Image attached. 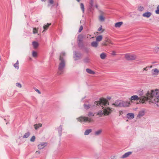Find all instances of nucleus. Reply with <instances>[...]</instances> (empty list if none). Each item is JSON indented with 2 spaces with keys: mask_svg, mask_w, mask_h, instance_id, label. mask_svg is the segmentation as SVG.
Segmentation results:
<instances>
[{
  "mask_svg": "<svg viewBox=\"0 0 159 159\" xmlns=\"http://www.w3.org/2000/svg\"><path fill=\"white\" fill-rule=\"evenodd\" d=\"M33 33L34 34L37 33V31L36 28H33Z\"/></svg>",
  "mask_w": 159,
  "mask_h": 159,
  "instance_id": "37",
  "label": "nucleus"
},
{
  "mask_svg": "<svg viewBox=\"0 0 159 159\" xmlns=\"http://www.w3.org/2000/svg\"><path fill=\"white\" fill-rule=\"evenodd\" d=\"M89 8L90 9H93V0H90L89 2Z\"/></svg>",
  "mask_w": 159,
  "mask_h": 159,
  "instance_id": "18",
  "label": "nucleus"
},
{
  "mask_svg": "<svg viewBox=\"0 0 159 159\" xmlns=\"http://www.w3.org/2000/svg\"><path fill=\"white\" fill-rule=\"evenodd\" d=\"M77 120L78 121L80 122H91L93 121V119L92 118L83 116H81L78 118H77Z\"/></svg>",
  "mask_w": 159,
  "mask_h": 159,
  "instance_id": "4",
  "label": "nucleus"
},
{
  "mask_svg": "<svg viewBox=\"0 0 159 159\" xmlns=\"http://www.w3.org/2000/svg\"><path fill=\"white\" fill-rule=\"evenodd\" d=\"M127 117L129 119H132L134 118V115L133 113H129L127 114Z\"/></svg>",
  "mask_w": 159,
  "mask_h": 159,
  "instance_id": "11",
  "label": "nucleus"
},
{
  "mask_svg": "<svg viewBox=\"0 0 159 159\" xmlns=\"http://www.w3.org/2000/svg\"><path fill=\"white\" fill-rule=\"evenodd\" d=\"M32 44L34 47V48H36L39 46V43L38 42L36 41H34L33 42Z\"/></svg>",
  "mask_w": 159,
  "mask_h": 159,
  "instance_id": "23",
  "label": "nucleus"
},
{
  "mask_svg": "<svg viewBox=\"0 0 159 159\" xmlns=\"http://www.w3.org/2000/svg\"><path fill=\"white\" fill-rule=\"evenodd\" d=\"M86 71L88 73L90 74H95V72L89 69H86Z\"/></svg>",
  "mask_w": 159,
  "mask_h": 159,
  "instance_id": "25",
  "label": "nucleus"
},
{
  "mask_svg": "<svg viewBox=\"0 0 159 159\" xmlns=\"http://www.w3.org/2000/svg\"><path fill=\"white\" fill-rule=\"evenodd\" d=\"M35 139V137L34 136H33L30 139V141L34 142V141Z\"/></svg>",
  "mask_w": 159,
  "mask_h": 159,
  "instance_id": "35",
  "label": "nucleus"
},
{
  "mask_svg": "<svg viewBox=\"0 0 159 159\" xmlns=\"http://www.w3.org/2000/svg\"><path fill=\"white\" fill-rule=\"evenodd\" d=\"M40 127L42 126V125L41 124L39 123L38 124H37Z\"/></svg>",
  "mask_w": 159,
  "mask_h": 159,
  "instance_id": "51",
  "label": "nucleus"
},
{
  "mask_svg": "<svg viewBox=\"0 0 159 159\" xmlns=\"http://www.w3.org/2000/svg\"><path fill=\"white\" fill-rule=\"evenodd\" d=\"M152 13L150 12H147L143 14V16L147 18L149 17L151 15Z\"/></svg>",
  "mask_w": 159,
  "mask_h": 159,
  "instance_id": "12",
  "label": "nucleus"
},
{
  "mask_svg": "<svg viewBox=\"0 0 159 159\" xmlns=\"http://www.w3.org/2000/svg\"><path fill=\"white\" fill-rule=\"evenodd\" d=\"M120 107H128L129 106L130 104V102H125L120 100Z\"/></svg>",
  "mask_w": 159,
  "mask_h": 159,
  "instance_id": "6",
  "label": "nucleus"
},
{
  "mask_svg": "<svg viewBox=\"0 0 159 159\" xmlns=\"http://www.w3.org/2000/svg\"><path fill=\"white\" fill-rule=\"evenodd\" d=\"M108 98L109 100H110V99H111V97H108V98Z\"/></svg>",
  "mask_w": 159,
  "mask_h": 159,
  "instance_id": "55",
  "label": "nucleus"
},
{
  "mask_svg": "<svg viewBox=\"0 0 159 159\" xmlns=\"http://www.w3.org/2000/svg\"><path fill=\"white\" fill-rule=\"evenodd\" d=\"M111 54L114 56L116 55V52L115 51H112V53H111Z\"/></svg>",
  "mask_w": 159,
  "mask_h": 159,
  "instance_id": "47",
  "label": "nucleus"
},
{
  "mask_svg": "<svg viewBox=\"0 0 159 159\" xmlns=\"http://www.w3.org/2000/svg\"><path fill=\"white\" fill-rule=\"evenodd\" d=\"M125 57L127 60H134L136 58V55L131 53L125 54Z\"/></svg>",
  "mask_w": 159,
  "mask_h": 159,
  "instance_id": "5",
  "label": "nucleus"
},
{
  "mask_svg": "<svg viewBox=\"0 0 159 159\" xmlns=\"http://www.w3.org/2000/svg\"><path fill=\"white\" fill-rule=\"evenodd\" d=\"M102 35H99L96 37V41L97 42H100L102 40Z\"/></svg>",
  "mask_w": 159,
  "mask_h": 159,
  "instance_id": "21",
  "label": "nucleus"
},
{
  "mask_svg": "<svg viewBox=\"0 0 159 159\" xmlns=\"http://www.w3.org/2000/svg\"><path fill=\"white\" fill-rule=\"evenodd\" d=\"M94 104L97 106L100 105L102 107V110L99 111L97 113L98 115H108L112 111L111 109L107 107V106L109 105V102L105 98H100L99 101H95Z\"/></svg>",
  "mask_w": 159,
  "mask_h": 159,
  "instance_id": "2",
  "label": "nucleus"
},
{
  "mask_svg": "<svg viewBox=\"0 0 159 159\" xmlns=\"http://www.w3.org/2000/svg\"><path fill=\"white\" fill-rule=\"evenodd\" d=\"M145 114L144 111L142 110L140 111L137 115V117L138 118H140L141 117L144 115Z\"/></svg>",
  "mask_w": 159,
  "mask_h": 159,
  "instance_id": "9",
  "label": "nucleus"
},
{
  "mask_svg": "<svg viewBox=\"0 0 159 159\" xmlns=\"http://www.w3.org/2000/svg\"><path fill=\"white\" fill-rule=\"evenodd\" d=\"M50 25V24L49 23H48L47 25H44L43 26V28L44 29V30L43 31H45L46 30H47V29H48V27H49V26Z\"/></svg>",
  "mask_w": 159,
  "mask_h": 159,
  "instance_id": "26",
  "label": "nucleus"
},
{
  "mask_svg": "<svg viewBox=\"0 0 159 159\" xmlns=\"http://www.w3.org/2000/svg\"><path fill=\"white\" fill-rule=\"evenodd\" d=\"M62 131V127L61 126H60L59 128V131L60 132H61Z\"/></svg>",
  "mask_w": 159,
  "mask_h": 159,
  "instance_id": "46",
  "label": "nucleus"
},
{
  "mask_svg": "<svg viewBox=\"0 0 159 159\" xmlns=\"http://www.w3.org/2000/svg\"><path fill=\"white\" fill-rule=\"evenodd\" d=\"M155 12L156 14H159V6L157 7V9L156 10Z\"/></svg>",
  "mask_w": 159,
  "mask_h": 159,
  "instance_id": "40",
  "label": "nucleus"
},
{
  "mask_svg": "<svg viewBox=\"0 0 159 159\" xmlns=\"http://www.w3.org/2000/svg\"><path fill=\"white\" fill-rule=\"evenodd\" d=\"M78 45L79 46V47H82L83 46V44L82 42H78Z\"/></svg>",
  "mask_w": 159,
  "mask_h": 159,
  "instance_id": "36",
  "label": "nucleus"
},
{
  "mask_svg": "<svg viewBox=\"0 0 159 159\" xmlns=\"http://www.w3.org/2000/svg\"><path fill=\"white\" fill-rule=\"evenodd\" d=\"M66 54V53L63 52L60 54L57 72L58 74L59 75L63 74L64 72L66 65V61L65 59Z\"/></svg>",
  "mask_w": 159,
  "mask_h": 159,
  "instance_id": "3",
  "label": "nucleus"
},
{
  "mask_svg": "<svg viewBox=\"0 0 159 159\" xmlns=\"http://www.w3.org/2000/svg\"><path fill=\"white\" fill-rule=\"evenodd\" d=\"M120 100L116 101L114 103L112 104L113 105L116 107H120Z\"/></svg>",
  "mask_w": 159,
  "mask_h": 159,
  "instance_id": "10",
  "label": "nucleus"
},
{
  "mask_svg": "<svg viewBox=\"0 0 159 159\" xmlns=\"http://www.w3.org/2000/svg\"><path fill=\"white\" fill-rule=\"evenodd\" d=\"M150 68H151L152 67V66H150Z\"/></svg>",
  "mask_w": 159,
  "mask_h": 159,
  "instance_id": "58",
  "label": "nucleus"
},
{
  "mask_svg": "<svg viewBox=\"0 0 159 159\" xmlns=\"http://www.w3.org/2000/svg\"><path fill=\"white\" fill-rule=\"evenodd\" d=\"M138 10L139 11H143L144 9V7H142L141 6H139L138 7Z\"/></svg>",
  "mask_w": 159,
  "mask_h": 159,
  "instance_id": "33",
  "label": "nucleus"
},
{
  "mask_svg": "<svg viewBox=\"0 0 159 159\" xmlns=\"http://www.w3.org/2000/svg\"><path fill=\"white\" fill-rule=\"evenodd\" d=\"M19 61H18L17 60L16 62V63L14 64L13 65L14 66V67L17 69H19Z\"/></svg>",
  "mask_w": 159,
  "mask_h": 159,
  "instance_id": "29",
  "label": "nucleus"
},
{
  "mask_svg": "<svg viewBox=\"0 0 159 159\" xmlns=\"http://www.w3.org/2000/svg\"><path fill=\"white\" fill-rule=\"evenodd\" d=\"M35 90L39 94H40L41 93V92H40V91L39 90H38V89H35Z\"/></svg>",
  "mask_w": 159,
  "mask_h": 159,
  "instance_id": "49",
  "label": "nucleus"
},
{
  "mask_svg": "<svg viewBox=\"0 0 159 159\" xmlns=\"http://www.w3.org/2000/svg\"><path fill=\"white\" fill-rule=\"evenodd\" d=\"M156 49L157 50V52L159 50V47L156 48Z\"/></svg>",
  "mask_w": 159,
  "mask_h": 159,
  "instance_id": "53",
  "label": "nucleus"
},
{
  "mask_svg": "<svg viewBox=\"0 0 159 159\" xmlns=\"http://www.w3.org/2000/svg\"><path fill=\"white\" fill-rule=\"evenodd\" d=\"M54 7L55 8L57 7V4L56 5V4L54 3V2L53 0H50V6Z\"/></svg>",
  "mask_w": 159,
  "mask_h": 159,
  "instance_id": "20",
  "label": "nucleus"
},
{
  "mask_svg": "<svg viewBox=\"0 0 159 159\" xmlns=\"http://www.w3.org/2000/svg\"><path fill=\"white\" fill-rule=\"evenodd\" d=\"M30 132H28L27 133H26L23 136V138H27L30 135Z\"/></svg>",
  "mask_w": 159,
  "mask_h": 159,
  "instance_id": "28",
  "label": "nucleus"
},
{
  "mask_svg": "<svg viewBox=\"0 0 159 159\" xmlns=\"http://www.w3.org/2000/svg\"><path fill=\"white\" fill-rule=\"evenodd\" d=\"M83 38V37L82 35H79L78 37V42H82Z\"/></svg>",
  "mask_w": 159,
  "mask_h": 159,
  "instance_id": "22",
  "label": "nucleus"
},
{
  "mask_svg": "<svg viewBox=\"0 0 159 159\" xmlns=\"http://www.w3.org/2000/svg\"><path fill=\"white\" fill-rule=\"evenodd\" d=\"M34 126L35 129H37L39 128V126L38 125H37V124L34 125Z\"/></svg>",
  "mask_w": 159,
  "mask_h": 159,
  "instance_id": "42",
  "label": "nucleus"
},
{
  "mask_svg": "<svg viewBox=\"0 0 159 159\" xmlns=\"http://www.w3.org/2000/svg\"><path fill=\"white\" fill-rule=\"evenodd\" d=\"M102 132V129H100L96 131L95 132L94 134L96 136H98L101 134Z\"/></svg>",
  "mask_w": 159,
  "mask_h": 159,
  "instance_id": "16",
  "label": "nucleus"
},
{
  "mask_svg": "<svg viewBox=\"0 0 159 159\" xmlns=\"http://www.w3.org/2000/svg\"><path fill=\"white\" fill-rule=\"evenodd\" d=\"M83 29V27L82 25H81L79 28V32H80Z\"/></svg>",
  "mask_w": 159,
  "mask_h": 159,
  "instance_id": "43",
  "label": "nucleus"
},
{
  "mask_svg": "<svg viewBox=\"0 0 159 159\" xmlns=\"http://www.w3.org/2000/svg\"><path fill=\"white\" fill-rule=\"evenodd\" d=\"M107 56V54L104 52L102 53L100 55V57L102 59H104Z\"/></svg>",
  "mask_w": 159,
  "mask_h": 159,
  "instance_id": "17",
  "label": "nucleus"
},
{
  "mask_svg": "<svg viewBox=\"0 0 159 159\" xmlns=\"http://www.w3.org/2000/svg\"><path fill=\"white\" fill-rule=\"evenodd\" d=\"M132 153V152H127L126 153H125L124 154L122 157V158H125L126 157H128Z\"/></svg>",
  "mask_w": 159,
  "mask_h": 159,
  "instance_id": "13",
  "label": "nucleus"
},
{
  "mask_svg": "<svg viewBox=\"0 0 159 159\" xmlns=\"http://www.w3.org/2000/svg\"><path fill=\"white\" fill-rule=\"evenodd\" d=\"M75 56H74V58L75 60H77L80 59V57L81 56V55L80 54H77L76 52H75Z\"/></svg>",
  "mask_w": 159,
  "mask_h": 159,
  "instance_id": "15",
  "label": "nucleus"
},
{
  "mask_svg": "<svg viewBox=\"0 0 159 159\" xmlns=\"http://www.w3.org/2000/svg\"><path fill=\"white\" fill-rule=\"evenodd\" d=\"M91 105L90 104H84V107L86 109H89L91 107Z\"/></svg>",
  "mask_w": 159,
  "mask_h": 159,
  "instance_id": "27",
  "label": "nucleus"
},
{
  "mask_svg": "<svg viewBox=\"0 0 159 159\" xmlns=\"http://www.w3.org/2000/svg\"><path fill=\"white\" fill-rule=\"evenodd\" d=\"M99 18V20L101 21H103L105 20V18L102 15L100 16Z\"/></svg>",
  "mask_w": 159,
  "mask_h": 159,
  "instance_id": "30",
  "label": "nucleus"
},
{
  "mask_svg": "<svg viewBox=\"0 0 159 159\" xmlns=\"http://www.w3.org/2000/svg\"><path fill=\"white\" fill-rule=\"evenodd\" d=\"M76 0L77 1V2H79L80 0Z\"/></svg>",
  "mask_w": 159,
  "mask_h": 159,
  "instance_id": "57",
  "label": "nucleus"
},
{
  "mask_svg": "<svg viewBox=\"0 0 159 159\" xmlns=\"http://www.w3.org/2000/svg\"><path fill=\"white\" fill-rule=\"evenodd\" d=\"M95 7L96 8L98 9V6L97 4L95 5Z\"/></svg>",
  "mask_w": 159,
  "mask_h": 159,
  "instance_id": "54",
  "label": "nucleus"
},
{
  "mask_svg": "<svg viewBox=\"0 0 159 159\" xmlns=\"http://www.w3.org/2000/svg\"><path fill=\"white\" fill-rule=\"evenodd\" d=\"M106 42L110 43H111V44H113V43H112L111 41L109 39H107L106 41Z\"/></svg>",
  "mask_w": 159,
  "mask_h": 159,
  "instance_id": "44",
  "label": "nucleus"
},
{
  "mask_svg": "<svg viewBox=\"0 0 159 159\" xmlns=\"http://www.w3.org/2000/svg\"><path fill=\"white\" fill-rule=\"evenodd\" d=\"M32 56L33 57H35L37 56V53L36 51H33L32 52Z\"/></svg>",
  "mask_w": 159,
  "mask_h": 159,
  "instance_id": "32",
  "label": "nucleus"
},
{
  "mask_svg": "<svg viewBox=\"0 0 159 159\" xmlns=\"http://www.w3.org/2000/svg\"><path fill=\"white\" fill-rule=\"evenodd\" d=\"M159 70L158 69L155 68L152 70V74L153 76H157L158 74Z\"/></svg>",
  "mask_w": 159,
  "mask_h": 159,
  "instance_id": "7",
  "label": "nucleus"
},
{
  "mask_svg": "<svg viewBox=\"0 0 159 159\" xmlns=\"http://www.w3.org/2000/svg\"><path fill=\"white\" fill-rule=\"evenodd\" d=\"M89 59L88 57H86L84 60V61L85 63H88L89 61Z\"/></svg>",
  "mask_w": 159,
  "mask_h": 159,
  "instance_id": "34",
  "label": "nucleus"
},
{
  "mask_svg": "<svg viewBox=\"0 0 159 159\" xmlns=\"http://www.w3.org/2000/svg\"><path fill=\"white\" fill-rule=\"evenodd\" d=\"M88 116L89 117H90L91 116H94V115L93 114V113L91 112H89L88 114Z\"/></svg>",
  "mask_w": 159,
  "mask_h": 159,
  "instance_id": "41",
  "label": "nucleus"
},
{
  "mask_svg": "<svg viewBox=\"0 0 159 159\" xmlns=\"http://www.w3.org/2000/svg\"><path fill=\"white\" fill-rule=\"evenodd\" d=\"M101 30H102V31L101 33L103 32L104 31V29H103V30L102 29V25H101V27L98 29V31H100Z\"/></svg>",
  "mask_w": 159,
  "mask_h": 159,
  "instance_id": "38",
  "label": "nucleus"
},
{
  "mask_svg": "<svg viewBox=\"0 0 159 159\" xmlns=\"http://www.w3.org/2000/svg\"><path fill=\"white\" fill-rule=\"evenodd\" d=\"M102 45H104V46H107V43H105V42H103L102 43Z\"/></svg>",
  "mask_w": 159,
  "mask_h": 159,
  "instance_id": "50",
  "label": "nucleus"
},
{
  "mask_svg": "<svg viewBox=\"0 0 159 159\" xmlns=\"http://www.w3.org/2000/svg\"><path fill=\"white\" fill-rule=\"evenodd\" d=\"M149 68V67L147 66L145 68H144L143 69V70H148V68Z\"/></svg>",
  "mask_w": 159,
  "mask_h": 159,
  "instance_id": "48",
  "label": "nucleus"
},
{
  "mask_svg": "<svg viewBox=\"0 0 159 159\" xmlns=\"http://www.w3.org/2000/svg\"><path fill=\"white\" fill-rule=\"evenodd\" d=\"M123 23L122 22H120L116 23L115 25V26L116 28H119L123 24Z\"/></svg>",
  "mask_w": 159,
  "mask_h": 159,
  "instance_id": "14",
  "label": "nucleus"
},
{
  "mask_svg": "<svg viewBox=\"0 0 159 159\" xmlns=\"http://www.w3.org/2000/svg\"><path fill=\"white\" fill-rule=\"evenodd\" d=\"M80 6L83 12L84 13V8L83 4V3H81L80 4Z\"/></svg>",
  "mask_w": 159,
  "mask_h": 159,
  "instance_id": "31",
  "label": "nucleus"
},
{
  "mask_svg": "<svg viewBox=\"0 0 159 159\" xmlns=\"http://www.w3.org/2000/svg\"><path fill=\"white\" fill-rule=\"evenodd\" d=\"M16 85L17 87H18L20 88H21L22 87L21 84L20 83H16Z\"/></svg>",
  "mask_w": 159,
  "mask_h": 159,
  "instance_id": "39",
  "label": "nucleus"
},
{
  "mask_svg": "<svg viewBox=\"0 0 159 159\" xmlns=\"http://www.w3.org/2000/svg\"><path fill=\"white\" fill-rule=\"evenodd\" d=\"M85 50L87 52H88L89 51V50L88 48H85Z\"/></svg>",
  "mask_w": 159,
  "mask_h": 159,
  "instance_id": "52",
  "label": "nucleus"
},
{
  "mask_svg": "<svg viewBox=\"0 0 159 159\" xmlns=\"http://www.w3.org/2000/svg\"><path fill=\"white\" fill-rule=\"evenodd\" d=\"M147 97L142 96L139 97L137 95L132 96L130 98L131 101L132 100L137 101L139 100V102L142 103H145L146 102L149 100V102L156 104L158 107H159V91L158 89L155 90L148 91L146 94Z\"/></svg>",
  "mask_w": 159,
  "mask_h": 159,
  "instance_id": "1",
  "label": "nucleus"
},
{
  "mask_svg": "<svg viewBox=\"0 0 159 159\" xmlns=\"http://www.w3.org/2000/svg\"><path fill=\"white\" fill-rule=\"evenodd\" d=\"M47 145V143H41L38 145V148L39 149H41L46 146Z\"/></svg>",
  "mask_w": 159,
  "mask_h": 159,
  "instance_id": "8",
  "label": "nucleus"
},
{
  "mask_svg": "<svg viewBox=\"0 0 159 159\" xmlns=\"http://www.w3.org/2000/svg\"><path fill=\"white\" fill-rule=\"evenodd\" d=\"M98 45V43L97 41H94L91 43V45L94 47H97Z\"/></svg>",
  "mask_w": 159,
  "mask_h": 159,
  "instance_id": "19",
  "label": "nucleus"
},
{
  "mask_svg": "<svg viewBox=\"0 0 159 159\" xmlns=\"http://www.w3.org/2000/svg\"><path fill=\"white\" fill-rule=\"evenodd\" d=\"M46 0H41V1L42 2H43V1L46 2ZM47 1H48V6H49L50 5V0H47Z\"/></svg>",
  "mask_w": 159,
  "mask_h": 159,
  "instance_id": "45",
  "label": "nucleus"
},
{
  "mask_svg": "<svg viewBox=\"0 0 159 159\" xmlns=\"http://www.w3.org/2000/svg\"><path fill=\"white\" fill-rule=\"evenodd\" d=\"M101 14H104V13L103 12L101 11Z\"/></svg>",
  "mask_w": 159,
  "mask_h": 159,
  "instance_id": "56",
  "label": "nucleus"
},
{
  "mask_svg": "<svg viewBox=\"0 0 159 159\" xmlns=\"http://www.w3.org/2000/svg\"><path fill=\"white\" fill-rule=\"evenodd\" d=\"M156 63V62H153V63Z\"/></svg>",
  "mask_w": 159,
  "mask_h": 159,
  "instance_id": "59",
  "label": "nucleus"
},
{
  "mask_svg": "<svg viewBox=\"0 0 159 159\" xmlns=\"http://www.w3.org/2000/svg\"><path fill=\"white\" fill-rule=\"evenodd\" d=\"M92 131V130L91 129H87L85 130L84 134L85 135H88Z\"/></svg>",
  "mask_w": 159,
  "mask_h": 159,
  "instance_id": "24",
  "label": "nucleus"
}]
</instances>
